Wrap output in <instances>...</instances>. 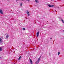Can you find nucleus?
<instances>
[{"instance_id": "aec40b11", "label": "nucleus", "mask_w": 64, "mask_h": 64, "mask_svg": "<svg viewBox=\"0 0 64 64\" xmlns=\"http://www.w3.org/2000/svg\"><path fill=\"white\" fill-rule=\"evenodd\" d=\"M16 1H18V0H16Z\"/></svg>"}, {"instance_id": "423d86ee", "label": "nucleus", "mask_w": 64, "mask_h": 64, "mask_svg": "<svg viewBox=\"0 0 64 64\" xmlns=\"http://www.w3.org/2000/svg\"><path fill=\"white\" fill-rule=\"evenodd\" d=\"M2 41L3 40H2V39L1 38H0V43H2Z\"/></svg>"}, {"instance_id": "39448f33", "label": "nucleus", "mask_w": 64, "mask_h": 64, "mask_svg": "<svg viewBox=\"0 0 64 64\" xmlns=\"http://www.w3.org/2000/svg\"><path fill=\"white\" fill-rule=\"evenodd\" d=\"M0 13H1L2 14H3V10H0Z\"/></svg>"}, {"instance_id": "2eb2a0df", "label": "nucleus", "mask_w": 64, "mask_h": 64, "mask_svg": "<svg viewBox=\"0 0 64 64\" xmlns=\"http://www.w3.org/2000/svg\"><path fill=\"white\" fill-rule=\"evenodd\" d=\"M22 29L23 30H25V28H22Z\"/></svg>"}, {"instance_id": "412c9836", "label": "nucleus", "mask_w": 64, "mask_h": 64, "mask_svg": "<svg viewBox=\"0 0 64 64\" xmlns=\"http://www.w3.org/2000/svg\"><path fill=\"white\" fill-rule=\"evenodd\" d=\"M63 31H64V30Z\"/></svg>"}, {"instance_id": "9b49d317", "label": "nucleus", "mask_w": 64, "mask_h": 64, "mask_svg": "<svg viewBox=\"0 0 64 64\" xmlns=\"http://www.w3.org/2000/svg\"><path fill=\"white\" fill-rule=\"evenodd\" d=\"M30 61L31 63H32V60H30Z\"/></svg>"}, {"instance_id": "6e6552de", "label": "nucleus", "mask_w": 64, "mask_h": 64, "mask_svg": "<svg viewBox=\"0 0 64 64\" xmlns=\"http://www.w3.org/2000/svg\"><path fill=\"white\" fill-rule=\"evenodd\" d=\"M3 50L2 49V48L0 47V51H2Z\"/></svg>"}, {"instance_id": "1a4fd4ad", "label": "nucleus", "mask_w": 64, "mask_h": 64, "mask_svg": "<svg viewBox=\"0 0 64 64\" xmlns=\"http://www.w3.org/2000/svg\"><path fill=\"white\" fill-rule=\"evenodd\" d=\"M21 58V56H20L18 59V60H20V58Z\"/></svg>"}, {"instance_id": "f03ea898", "label": "nucleus", "mask_w": 64, "mask_h": 64, "mask_svg": "<svg viewBox=\"0 0 64 64\" xmlns=\"http://www.w3.org/2000/svg\"><path fill=\"white\" fill-rule=\"evenodd\" d=\"M26 13L28 16H30V14H29V12L28 10L26 11Z\"/></svg>"}, {"instance_id": "20e7f679", "label": "nucleus", "mask_w": 64, "mask_h": 64, "mask_svg": "<svg viewBox=\"0 0 64 64\" xmlns=\"http://www.w3.org/2000/svg\"><path fill=\"white\" fill-rule=\"evenodd\" d=\"M39 34V32H38L36 34V36L37 37H38Z\"/></svg>"}, {"instance_id": "6ab92c4d", "label": "nucleus", "mask_w": 64, "mask_h": 64, "mask_svg": "<svg viewBox=\"0 0 64 64\" xmlns=\"http://www.w3.org/2000/svg\"><path fill=\"white\" fill-rule=\"evenodd\" d=\"M50 39H52V38H50Z\"/></svg>"}, {"instance_id": "a211bd4d", "label": "nucleus", "mask_w": 64, "mask_h": 64, "mask_svg": "<svg viewBox=\"0 0 64 64\" xmlns=\"http://www.w3.org/2000/svg\"><path fill=\"white\" fill-rule=\"evenodd\" d=\"M31 64H33V63L32 62H31Z\"/></svg>"}, {"instance_id": "dca6fc26", "label": "nucleus", "mask_w": 64, "mask_h": 64, "mask_svg": "<svg viewBox=\"0 0 64 64\" xmlns=\"http://www.w3.org/2000/svg\"><path fill=\"white\" fill-rule=\"evenodd\" d=\"M27 1H28V2H29L30 0H26Z\"/></svg>"}, {"instance_id": "4468645a", "label": "nucleus", "mask_w": 64, "mask_h": 64, "mask_svg": "<svg viewBox=\"0 0 64 64\" xmlns=\"http://www.w3.org/2000/svg\"><path fill=\"white\" fill-rule=\"evenodd\" d=\"M60 52H58V55H59V54H60Z\"/></svg>"}, {"instance_id": "f257e3e1", "label": "nucleus", "mask_w": 64, "mask_h": 64, "mask_svg": "<svg viewBox=\"0 0 64 64\" xmlns=\"http://www.w3.org/2000/svg\"><path fill=\"white\" fill-rule=\"evenodd\" d=\"M41 56H40V58H38V60L36 61V64H38V63L40 61V58H41Z\"/></svg>"}, {"instance_id": "f3484780", "label": "nucleus", "mask_w": 64, "mask_h": 64, "mask_svg": "<svg viewBox=\"0 0 64 64\" xmlns=\"http://www.w3.org/2000/svg\"><path fill=\"white\" fill-rule=\"evenodd\" d=\"M0 58H2L0 56Z\"/></svg>"}, {"instance_id": "f8f14e48", "label": "nucleus", "mask_w": 64, "mask_h": 64, "mask_svg": "<svg viewBox=\"0 0 64 64\" xmlns=\"http://www.w3.org/2000/svg\"><path fill=\"white\" fill-rule=\"evenodd\" d=\"M9 37V36L8 35H7L6 36V38H8Z\"/></svg>"}, {"instance_id": "0eeeda50", "label": "nucleus", "mask_w": 64, "mask_h": 64, "mask_svg": "<svg viewBox=\"0 0 64 64\" xmlns=\"http://www.w3.org/2000/svg\"><path fill=\"white\" fill-rule=\"evenodd\" d=\"M35 1L36 3H38L39 2L38 1V0H35Z\"/></svg>"}, {"instance_id": "ddd939ff", "label": "nucleus", "mask_w": 64, "mask_h": 64, "mask_svg": "<svg viewBox=\"0 0 64 64\" xmlns=\"http://www.w3.org/2000/svg\"><path fill=\"white\" fill-rule=\"evenodd\" d=\"M22 3H21L20 4V6H22Z\"/></svg>"}, {"instance_id": "9d476101", "label": "nucleus", "mask_w": 64, "mask_h": 64, "mask_svg": "<svg viewBox=\"0 0 64 64\" xmlns=\"http://www.w3.org/2000/svg\"><path fill=\"white\" fill-rule=\"evenodd\" d=\"M62 22L63 23H64V20H63L62 19Z\"/></svg>"}, {"instance_id": "7ed1b4c3", "label": "nucleus", "mask_w": 64, "mask_h": 64, "mask_svg": "<svg viewBox=\"0 0 64 64\" xmlns=\"http://www.w3.org/2000/svg\"><path fill=\"white\" fill-rule=\"evenodd\" d=\"M48 7H54V5H48Z\"/></svg>"}]
</instances>
